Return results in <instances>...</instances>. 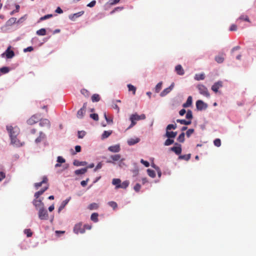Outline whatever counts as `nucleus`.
I'll return each mask as SVG.
<instances>
[{
  "label": "nucleus",
  "instance_id": "obj_36",
  "mask_svg": "<svg viewBox=\"0 0 256 256\" xmlns=\"http://www.w3.org/2000/svg\"><path fill=\"white\" fill-rule=\"evenodd\" d=\"M194 118L192 112L191 110H188L186 112V118L188 120L192 121Z\"/></svg>",
  "mask_w": 256,
  "mask_h": 256
},
{
  "label": "nucleus",
  "instance_id": "obj_53",
  "mask_svg": "<svg viewBox=\"0 0 256 256\" xmlns=\"http://www.w3.org/2000/svg\"><path fill=\"white\" fill-rule=\"evenodd\" d=\"M98 213H93L91 215L90 219L96 222H98Z\"/></svg>",
  "mask_w": 256,
  "mask_h": 256
},
{
  "label": "nucleus",
  "instance_id": "obj_30",
  "mask_svg": "<svg viewBox=\"0 0 256 256\" xmlns=\"http://www.w3.org/2000/svg\"><path fill=\"white\" fill-rule=\"evenodd\" d=\"M206 78V75L204 72H201L199 74H196L194 76V79L196 80H204Z\"/></svg>",
  "mask_w": 256,
  "mask_h": 256
},
{
  "label": "nucleus",
  "instance_id": "obj_44",
  "mask_svg": "<svg viewBox=\"0 0 256 256\" xmlns=\"http://www.w3.org/2000/svg\"><path fill=\"white\" fill-rule=\"evenodd\" d=\"M15 9L11 11L10 13V15L12 16L15 13L18 12L20 11V6L18 4H14Z\"/></svg>",
  "mask_w": 256,
  "mask_h": 256
},
{
  "label": "nucleus",
  "instance_id": "obj_19",
  "mask_svg": "<svg viewBox=\"0 0 256 256\" xmlns=\"http://www.w3.org/2000/svg\"><path fill=\"white\" fill-rule=\"evenodd\" d=\"M174 70L177 74L179 76H183L184 74V70L181 64H177L175 66Z\"/></svg>",
  "mask_w": 256,
  "mask_h": 256
},
{
  "label": "nucleus",
  "instance_id": "obj_10",
  "mask_svg": "<svg viewBox=\"0 0 256 256\" xmlns=\"http://www.w3.org/2000/svg\"><path fill=\"white\" fill-rule=\"evenodd\" d=\"M130 119H132L136 122L140 120H144L146 118V114H142L140 115H138L137 112H134L130 116Z\"/></svg>",
  "mask_w": 256,
  "mask_h": 256
},
{
  "label": "nucleus",
  "instance_id": "obj_13",
  "mask_svg": "<svg viewBox=\"0 0 256 256\" xmlns=\"http://www.w3.org/2000/svg\"><path fill=\"white\" fill-rule=\"evenodd\" d=\"M84 10H82L76 13L70 14L68 16V18L70 20L74 22L76 20V19L77 18L81 16L82 15L84 14Z\"/></svg>",
  "mask_w": 256,
  "mask_h": 256
},
{
  "label": "nucleus",
  "instance_id": "obj_42",
  "mask_svg": "<svg viewBox=\"0 0 256 256\" xmlns=\"http://www.w3.org/2000/svg\"><path fill=\"white\" fill-rule=\"evenodd\" d=\"M71 198L70 197H69L68 198H66V200H64L61 205L60 206L59 208H58V211L60 212V210H62L64 207L65 206L68 204V203L69 202V201L70 200Z\"/></svg>",
  "mask_w": 256,
  "mask_h": 256
},
{
  "label": "nucleus",
  "instance_id": "obj_18",
  "mask_svg": "<svg viewBox=\"0 0 256 256\" xmlns=\"http://www.w3.org/2000/svg\"><path fill=\"white\" fill-rule=\"evenodd\" d=\"M48 30L49 32H52V30L50 28H41L40 30H36V34L39 36H44L46 34V30Z\"/></svg>",
  "mask_w": 256,
  "mask_h": 256
},
{
  "label": "nucleus",
  "instance_id": "obj_33",
  "mask_svg": "<svg viewBox=\"0 0 256 256\" xmlns=\"http://www.w3.org/2000/svg\"><path fill=\"white\" fill-rule=\"evenodd\" d=\"M82 150V146L80 145H76L74 146V150L71 148L70 151L72 155H74L77 152H79Z\"/></svg>",
  "mask_w": 256,
  "mask_h": 256
},
{
  "label": "nucleus",
  "instance_id": "obj_39",
  "mask_svg": "<svg viewBox=\"0 0 256 256\" xmlns=\"http://www.w3.org/2000/svg\"><path fill=\"white\" fill-rule=\"evenodd\" d=\"M86 112V110H84L83 108H80L77 112V118L80 119H82L83 118Z\"/></svg>",
  "mask_w": 256,
  "mask_h": 256
},
{
  "label": "nucleus",
  "instance_id": "obj_38",
  "mask_svg": "<svg viewBox=\"0 0 256 256\" xmlns=\"http://www.w3.org/2000/svg\"><path fill=\"white\" fill-rule=\"evenodd\" d=\"M163 82L162 81L158 82L154 88V90L156 93H158L162 88Z\"/></svg>",
  "mask_w": 256,
  "mask_h": 256
},
{
  "label": "nucleus",
  "instance_id": "obj_23",
  "mask_svg": "<svg viewBox=\"0 0 256 256\" xmlns=\"http://www.w3.org/2000/svg\"><path fill=\"white\" fill-rule=\"evenodd\" d=\"M32 204L36 209H38V208H40L44 207V203L42 202V200H34L32 202Z\"/></svg>",
  "mask_w": 256,
  "mask_h": 256
},
{
  "label": "nucleus",
  "instance_id": "obj_7",
  "mask_svg": "<svg viewBox=\"0 0 256 256\" xmlns=\"http://www.w3.org/2000/svg\"><path fill=\"white\" fill-rule=\"evenodd\" d=\"M223 86V82L222 80H218L214 83L211 86V90L215 94H221V91L219 90V88Z\"/></svg>",
  "mask_w": 256,
  "mask_h": 256
},
{
  "label": "nucleus",
  "instance_id": "obj_50",
  "mask_svg": "<svg viewBox=\"0 0 256 256\" xmlns=\"http://www.w3.org/2000/svg\"><path fill=\"white\" fill-rule=\"evenodd\" d=\"M90 118L94 121H98L99 120L98 114L95 112L90 114Z\"/></svg>",
  "mask_w": 256,
  "mask_h": 256
},
{
  "label": "nucleus",
  "instance_id": "obj_59",
  "mask_svg": "<svg viewBox=\"0 0 256 256\" xmlns=\"http://www.w3.org/2000/svg\"><path fill=\"white\" fill-rule=\"evenodd\" d=\"M147 172H148V175L154 178L156 176V173H155V172L152 170H150V169H148L147 170Z\"/></svg>",
  "mask_w": 256,
  "mask_h": 256
},
{
  "label": "nucleus",
  "instance_id": "obj_35",
  "mask_svg": "<svg viewBox=\"0 0 256 256\" xmlns=\"http://www.w3.org/2000/svg\"><path fill=\"white\" fill-rule=\"evenodd\" d=\"M101 99L100 96L98 94H93L91 96V100L92 102H98Z\"/></svg>",
  "mask_w": 256,
  "mask_h": 256
},
{
  "label": "nucleus",
  "instance_id": "obj_32",
  "mask_svg": "<svg viewBox=\"0 0 256 256\" xmlns=\"http://www.w3.org/2000/svg\"><path fill=\"white\" fill-rule=\"evenodd\" d=\"M46 137V136L45 134H44L42 132H40L39 133V136L36 138L34 142L36 144H38L39 142H40L42 139L45 138Z\"/></svg>",
  "mask_w": 256,
  "mask_h": 256
},
{
  "label": "nucleus",
  "instance_id": "obj_24",
  "mask_svg": "<svg viewBox=\"0 0 256 256\" xmlns=\"http://www.w3.org/2000/svg\"><path fill=\"white\" fill-rule=\"evenodd\" d=\"M113 132L112 130H104L101 135L100 138L102 140H104L108 138Z\"/></svg>",
  "mask_w": 256,
  "mask_h": 256
},
{
  "label": "nucleus",
  "instance_id": "obj_15",
  "mask_svg": "<svg viewBox=\"0 0 256 256\" xmlns=\"http://www.w3.org/2000/svg\"><path fill=\"white\" fill-rule=\"evenodd\" d=\"M192 102L193 101H192V96H189L188 97L186 102L182 104V106L184 108H188L192 107Z\"/></svg>",
  "mask_w": 256,
  "mask_h": 256
},
{
  "label": "nucleus",
  "instance_id": "obj_5",
  "mask_svg": "<svg viewBox=\"0 0 256 256\" xmlns=\"http://www.w3.org/2000/svg\"><path fill=\"white\" fill-rule=\"evenodd\" d=\"M196 107L197 111H202L208 108V104L202 100H198L196 102Z\"/></svg>",
  "mask_w": 256,
  "mask_h": 256
},
{
  "label": "nucleus",
  "instance_id": "obj_61",
  "mask_svg": "<svg viewBox=\"0 0 256 256\" xmlns=\"http://www.w3.org/2000/svg\"><path fill=\"white\" fill-rule=\"evenodd\" d=\"M129 120L130 121V124L128 126V128H126V130L130 129L131 128H132L133 126H134L136 124V122L132 119H130V116L129 118Z\"/></svg>",
  "mask_w": 256,
  "mask_h": 256
},
{
  "label": "nucleus",
  "instance_id": "obj_48",
  "mask_svg": "<svg viewBox=\"0 0 256 256\" xmlns=\"http://www.w3.org/2000/svg\"><path fill=\"white\" fill-rule=\"evenodd\" d=\"M124 8V6H116L110 12V14L112 15L117 12H120Z\"/></svg>",
  "mask_w": 256,
  "mask_h": 256
},
{
  "label": "nucleus",
  "instance_id": "obj_52",
  "mask_svg": "<svg viewBox=\"0 0 256 256\" xmlns=\"http://www.w3.org/2000/svg\"><path fill=\"white\" fill-rule=\"evenodd\" d=\"M86 168H83L80 170H77L75 171V174L77 175L84 174L86 172Z\"/></svg>",
  "mask_w": 256,
  "mask_h": 256
},
{
  "label": "nucleus",
  "instance_id": "obj_17",
  "mask_svg": "<svg viewBox=\"0 0 256 256\" xmlns=\"http://www.w3.org/2000/svg\"><path fill=\"white\" fill-rule=\"evenodd\" d=\"M110 152L114 153L118 152L120 150V144L110 146L108 149Z\"/></svg>",
  "mask_w": 256,
  "mask_h": 256
},
{
  "label": "nucleus",
  "instance_id": "obj_4",
  "mask_svg": "<svg viewBox=\"0 0 256 256\" xmlns=\"http://www.w3.org/2000/svg\"><path fill=\"white\" fill-rule=\"evenodd\" d=\"M16 127L14 128L12 126L7 125L6 126V130L8 133L10 138V140H14V138L16 137L18 135V132L15 130Z\"/></svg>",
  "mask_w": 256,
  "mask_h": 256
},
{
  "label": "nucleus",
  "instance_id": "obj_28",
  "mask_svg": "<svg viewBox=\"0 0 256 256\" xmlns=\"http://www.w3.org/2000/svg\"><path fill=\"white\" fill-rule=\"evenodd\" d=\"M185 132H181L176 138V140L178 143H183L185 141Z\"/></svg>",
  "mask_w": 256,
  "mask_h": 256
},
{
  "label": "nucleus",
  "instance_id": "obj_1",
  "mask_svg": "<svg viewBox=\"0 0 256 256\" xmlns=\"http://www.w3.org/2000/svg\"><path fill=\"white\" fill-rule=\"evenodd\" d=\"M178 134V132L166 130L165 134L163 135L164 138H166L164 142V146H170L174 142V138Z\"/></svg>",
  "mask_w": 256,
  "mask_h": 256
},
{
  "label": "nucleus",
  "instance_id": "obj_3",
  "mask_svg": "<svg viewBox=\"0 0 256 256\" xmlns=\"http://www.w3.org/2000/svg\"><path fill=\"white\" fill-rule=\"evenodd\" d=\"M11 48L12 46H9L5 51L1 54L0 56L7 60L13 58L15 56V53L14 50H11Z\"/></svg>",
  "mask_w": 256,
  "mask_h": 256
},
{
  "label": "nucleus",
  "instance_id": "obj_29",
  "mask_svg": "<svg viewBox=\"0 0 256 256\" xmlns=\"http://www.w3.org/2000/svg\"><path fill=\"white\" fill-rule=\"evenodd\" d=\"M48 184H47V186H45L44 188L36 192L34 194V197L36 198V199H38L40 196L42 194H44V192L48 189Z\"/></svg>",
  "mask_w": 256,
  "mask_h": 256
},
{
  "label": "nucleus",
  "instance_id": "obj_56",
  "mask_svg": "<svg viewBox=\"0 0 256 256\" xmlns=\"http://www.w3.org/2000/svg\"><path fill=\"white\" fill-rule=\"evenodd\" d=\"M98 208V206L96 203H92L88 206V209L90 210H96Z\"/></svg>",
  "mask_w": 256,
  "mask_h": 256
},
{
  "label": "nucleus",
  "instance_id": "obj_26",
  "mask_svg": "<svg viewBox=\"0 0 256 256\" xmlns=\"http://www.w3.org/2000/svg\"><path fill=\"white\" fill-rule=\"evenodd\" d=\"M176 122L184 126H189L192 123V121L188 120L186 119H177Z\"/></svg>",
  "mask_w": 256,
  "mask_h": 256
},
{
  "label": "nucleus",
  "instance_id": "obj_54",
  "mask_svg": "<svg viewBox=\"0 0 256 256\" xmlns=\"http://www.w3.org/2000/svg\"><path fill=\"white\" fill-rule=\"evenodd\" d=\"M214 60L218 64H222L224 61V58L220 56H216L214 58Z\"/></svg>",
  "mask_w": 256,
  "mask_h": 256
},
{
  "label": "nucleus",
  "instance_id": "obj_25",
  "mask_svg": "<svg viewBox=\"0 0 256 256\" xmlns=\"http://www.w3.org/2000/svg\"><path fill=\"white\" fill-rule=\"evenodd\" d=\"M39 125L40 126H47L48 128H50V122L46 118L41 119L40 120V122L39 123Z\"/></svg>",
  "mask_w": 256,
  "mask_h": 256
},
{
  "label": "nucleus",
  "instance_id": "obj_49",
  "mask_svg": "<svg viewBox=\"0 0 256 256\" xmlns=\"http://www.w3.org/2000/svg\"><path fill=\"white\" fill-rule=\"evenodd\" d=\"M121 156L120 154H115L110 156L111 160H125L124 158H120Z\"/></svg>",
  "mask_w": 256,
  "mask_h": 256
},
{
  "label": "nucleus",
  "instance_id": "obj_16",
  "mask_svg": "<svg viewBox=\"0 0 256 256\" xmlns=\"http://www.w3.org/2000/svg\"><path fill=\"white\" fill-rule=\"evenodd\" d=\"M10 144L14 145L17 148L22 146L24 144V142H21L20 140L17 138V136L14 138V140H10Z\"/></svg>",
  "mask_w": 256,
  "mask_h": 256
},
{
  "label": "nucleus",
  "instance_id": "obj_34",
  "mask_svg": "<svg viewBox=\"0 0 256 256\" xmlns=\"http://www.w3.org/2000/svg\"><path fill=\"white\" fill-rule=\"evenodd\" d=\"M174 124H170L167 125L166 128V130L172 131L171 130H174L177 128V124L175 123L174 120L172 121Z\"/></svg>",
  "mask_w": 256,
  "mask_h": 256
},
{
  "label": "nucleus",
  "instance_id": "obj_58",
  "mask_svg": "<svg viewBox=\"0 0 256 256\" xmlns=\"http://www.w3.org/2000/svg\"><path fill=\"white\" fill-rule=\"evenodd\" d=\"M80 92L82 94H83L85 97H88L90 94V92L86 89L82 88L80 90Z\"/></svg>",
  "mask_w": 256,
  "mask_h": 256
},
{
  "label": "nucleus",
  "instance_id": "obj_37",
  "mask_svg": "<svg viewBox=\"0 0 256 256\" xmlns=\"http://www.w3.org/2000/svg\"><path fill=\"white\" fill-rule=\"evenodd\" d=\"M36 117V114H34L32 116L31 118H30L29 119H28L26 121L27 124L28 125H32L38 122V120H36L34 118Z\"/></svg>",
  "mask_w": 256,
  "mask_h": 256
},
{
  "label": "nucleus",
  "instance_id": "obj_22",
  "mask_svg": "<svg viewBox=\"0 0 256 256\" xmlns=\"http://www.w3.org/2000/svg\"><path fill=\"white\" fill-rule=\"evenodd\" d=\"M140 140L139 138H130L127 141L128 144L130 146H134L140 142Z\"/></svg>",
  "mask_w": 256,
  "mask_h": 256
},
{
  "label": "nucleus",
  "instance_id": "obj_11",
  "mask_svg": "<svg viewBox=\"0 0 256 256\" xmlns=\"http://www.w3.org/2000/svg\"><path fill=\"white\" fill-rule=\"evenodd\" d=\"M174 83L173 82H172L170 85L164 88L160 94V96L161 97H164L166 96L168 94H169L174 88Z\"/></svg>",
  "mask_w": 256,
  "mask_h": 256
},
{
  "label": "nucleus",
  "instance_id": "obj_60",
  "mask_svg": "<svg viewBox=\"0 0 256 256\" xmlns=\"http://www.w3.org/2000/svg\"><path fill=\"white\" fill-rule=\"evenodd\" d=\"M86 164V161H74V164L76 166H84Z\"/></svg>",
  "mask_w": 256,
  "mask_h": 256
},
{
  "label": "nucleus",
  "instance_id": "obj_2",
  "mask_svg": "<svg viewBox=\"0 0 256 256\" xmlns=\"http://www.w3.org/2000/svg\"><path fill=\"white\" fill-rule=\"evenodd\" d=\"M173 146L169 148L168 149V152H174L176 156L182 154V146L178 142H174L172 144Z\"/></svg>",
  "mask_w": 256,
  "mask_h": 256
},
{
  "label": "nucleus",
  "instance_id": "obj_12",
  "mask_svg": "<svg viewBox=\"0 0 256 256\" xmlns=\"http://www.w3.org/2000/svg\"><path fill=\"white\" fill-rule=\"evenodd\" d=\"M58 163L55 165L56 168H60L59 172L62 171L68 167V164L66 163V161H58Z\"/></svg>",
  "mask_w": 256,
  "mask_h": 256
},
{
  "label": "nucleus",
  "instance_id": "obj_46",
  "mask_svg": "<svg viewBox=\"0 0 256 256\" xmlns=\"http://www.w3.org/2000/svg\"><path fill=\"white\" fill-rule=\"evenodd\" d=\"M194 132V129L193 128H188L185 132V134L188 138H189Z\"/></svg>",
  "mask_w": 256,
  "mask_h": 256
},
{
  "label": "nucleus",
  "instance_id": "obj_21",
  "mask_svg": "<svg viewBox=\"0 0 256 256\" xmlns=\"http://www.w3.org/2000/svg\"><path fill=\"white\" fill-rule=\"evenodd\" d=\"M11 70L12 68L8 66H3L0 68V76L2 75L8 73Z\"/></svg>",
  "mask_w": 256,
  "mask_h": 256
},
{
  "label": "nucleus",
  "instance_id": "obj_57",
  "mask_svg": "<svg viewBox=\"0 0 256 256\" xmlns=\"http://www.w3.org/2000/svg\"><path fill=\"white\" fill-rule=\"evenodd\" d=\"M27 15L25 14L24 16L20 18L18 20H16V24H20L22 23L26 18Z\"/></svg>",
  "mask_w": 256,
  "mask_h": 256
},
{
  "label": "nucleus",
  "instance_id": "obj_6",
  "mask_svg": "<svg viewBox=\"0 0 256 256\" xmlns=\"http://www.w3.org/2000/svg\"><path fill=\"white\" fill-rule=\"evenodd\" d=\"M196 88L198 90L199 93L206 98L210 97V94L208 91L207 88L204 84H199L196 86Z\"/></svg>",
  "mask_w": 256,
  "mask_h": 256
},
{
  "label": "nucleus",
  "instance_id": "obj_45",
  "mask_svg": "<svg viewBox=\"0 0 256 256\" xmlns=\"http://www.w3.org/2000/svg\"><path fill=\"white\" fill-rule=\"evenodd\" d=\"M86 132L84 130H78L77 134V136L79 139L83 138L86 135Z\"/></svg>",
  "mask_w": 256,
  "mask_h": 256
},
{
  "label": "nucleus",
  "instance_id": "obj_27",
  "mask_svg": "<svg viewBox=\"0 0 256 256\" xmlns=\"http://www.w3.org/2000/svg\"><path fill=\"white\" fill-rule=\"evenodd\" d=\"M178 160H190L191 158V154H178Z\"/></svg>",
  "mask_w": 256,
  "mask_h": 256
},
{
  "label": "nucleus",
  "instance_id": "obj_9",
  "mask_svg": "<svg viewBox=\"0 0 256 256\" xmlns=\"http://www.w3.org/2000/svg\"><path fill=\"white\" fill-rule=\"evenodd\" d=\"M73 230L76 234H78L79 233L84 234L85 232L84 228V226H82V222H79L76 224Z\"/></svg>",
  "mask_w": 256,
  "mask_h": 256
},
{
  "label": "nucleus",
  "instance_id": "obj_40",
  "mask_svg": "<svg viewBox=\"0 0 256 256\" xmlns=\"http://www.w3.org/2000/svg\"><path fill=\"white\" fill-rule=\"evenodd\" d=\"M127 87L128 88V90L129 92H132L133 94H136V88L131 84H127Z\"/></svg>",
  "mask_w": 256,
  "mask_h": 256
},
{
  "label": "nucleus",
  "instance_id": "obj_31",
  "mask_svg": "<svg viewBox=\"0 0 256 256\" xmlns=\"http://www.w3.org/2000/svg\"><path fill=\"white\" fill-rule=\"evenodd\" d=\"M48 179L46 176H44L42 178V180L40 182H37L34 184V186L36 189H38L43 184H47Z\"/></svg>",
  "mask_w": 256,
  "mask_h": 256
},
{
  "label": "nucleus",
  "instance_id": "obj_8",
  "mask_svg": "<svg viewBox=\"0 0 256 256\" xmlns=\"http://www.w3.org/2000/svg\"><path fill=\"white\" fill-rule=\"evenodd\" d=\"M38 215L39 218L42 220H46L48 218V212L44 207L39 209Z\"/></svg>",
  "mask_w": 256,
  "mask_h": 256
},
{
  "label": "nucleus",
  "instance_id": "obj_20",
  "mask_svg": "<svg viewBox=\"0 0 256 256\" xmlns=\"http://www.w3.org/2000/svg\"><path fill=\"white\" fill-rule=\"evenodd\" d=\"M120 0H109L108 2L104 4V9L106 10L110 6L118 4Z\"/></svg>",
  "mask_w": 256,
  "mask_h": 256
},
{
  "label": "nucleus",
  "instance_id": "obj_63",
  "mask_svg": "<svg viewBox=\"0 0 256 256\" xmlns=\"http://www.w3.org/2000/svg\"><path fill=\"white\" fill-rule=\"evenodd\" d=\"M96 0H92L90 2H89L88 4H87L86 6L90 8H93L96 4Z\"/></svg>",
  "mask_w": 256,
  "mask_h": 256
},
{
  "label": "nucleus",
  "instance_id": "obj_55",
  "mask_svg": "<svg viewBox=\"0 0 256 256\" xmlns=\"http://www.w3.org/2000/svg\"><path fill=\"white\" fill-rule=\"evenodd\" d=\"M239 20H244L245 22H250V20L248 16L247 15H244V14L241 15L239 17Z\"/></svg>",
  "mask_w": 256,
  "mask_h": 256
},
{
  "label": "nucleus",
  "instance_id": "obj_62",
  "mask_svg": "<svg viewBox=\"0 0 256 256\" xmlns=\"http://www.w3.org/2000/svg\"><path fill=\"white\" fill-rule=\"evenodd\" d=\"M34 50V48L32 46H29L26 48H24L23 52H32Z\"/></svg>",
  "mask_w": 256,
  "mask_h": 256
},
{
  "label": "nucleus",
  "instance_id": "obj_64",
  "mask_svg": "<svg viewBox=\"0 0 256 256\" xmlns=\"http://www.w3.org/2000/svg\"><path fill=\"white\" fill-rule=\"evenodd\" d=\"M108 204L110 206L112 207L114 209H116L118 206L117 204L113 201L108 202Z\"/></svg>",
  "mask_w": 256,
  "mask_h": 256
},
{
  "label": "nucleus",
  "instance_id": "obj_43",
  "mask_svg": "<svg viewBox=\"0 0 256 256\" xmlns=\"http://www.w3.org/2000/svg\"><path fill=\"white\" fill-rule=\"evenodd\" d=\"M121 180L120 178H114L112 180V184L116 186V188H119L118 186L120 185Z\"/></svg>",
  "mask_w": 256,
  "mask_h": 256
},
{
  "label": "nucleus",
  "instance_id": "obj_41",
  "mask_svg": "<svg viewBox=\"0 0 256 256\" xmlns=\"http://www.w3.org/2000/svg\"><path fill=\"white\" fill-rule=\"evenodd\" d=\"M52 17H53V14H46L44 15V16H41L39 18V20H38V22H42L43 20H48V18H52Z\"/></svg>",
  "mask_w": 256,
  "mask_h": 256
},
{
  "label": "nucleus",
  "instance_id": "obj_51",
  "mask_svg": "<svg viewBox=\"0 0 256 256\" xmlns=\"http://www.w3.org/2000/svg\"><path fill=\"white\" fill-rule=\"evenodd\" d=\"M214 144L216 147H220L221 146V140L219 138H216L214 140Z\"/></svg>",
  "mask_w": 256,
  "mask_h": 256
},
{
  "label": "nucleus",
  "instance_id": "obj_47",
  "mask_svg": "<svg viewBox=\"0 0 256 256\" xmlns=\"http://www.w3.org/2000/svg\"><path fill=\"white\" fill-rule=\"evenodd\" d=\"M130 184V182L128 180H125L122 182V184L120 183V185L118 186V187L126 189V188L128 185Z\"/></svg>",
  "mask_w": 256,
  "mask_h": 256
},
{
  "label": "nucleus",
  "instance_id": "obj_14",
  "mask_svg": "<svg viewBox=\"0 0 256 256\" xmlns=\"http://www.w3.org/2000/svg\"><path fill=\"white\" fill-rule=\"evenodd\" d=\"M16 18L12 17V18H10L8 20H7L4 26L1 27V30H3L4 28L12 26L14 24H16Z\"/></svg>",
  "mask_w": 256,
  "mask_h": 256
}]
</instances>
